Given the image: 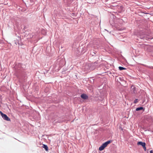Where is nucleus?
I'll return each mask as SVG.
<instances>
[{
    "instance_id": "nucleus-1",
    "label": "nucleus",
    "mask_w": 153,
    "mask_h": 153,
    "mask_svg": "<svg viewBox=\"0 0 153 153\" xmlns=\"http://www.w3.org/2000/svg\"><path fill=\"white\" fill-rule=\"evenodd\" d=\"M0 113L2 117L7 121H10V119L7 116L4 114L1 111H0Z\"/></svg>"
},
{
    "instance_id": "nucleus-2",
    "label": "nucleus",
    "mask_w": 153,
    "mask_h": 153,
    "mask_svg": "<svg viewBox=\"0 0 153 153\" xmlns=\"http://www.w3.org/2000/svg\"><path fill=\"white\" fill-rule=\"evenodd\" d=\"M105 148V143H104L102 146H100L99 148V150L100 151H101L103 150Z\"/></svg>"
},
{
    "instance_id": "nucleus-3",
    "label": "nucleus",
    "mask_w": 153,
    "mask_h": 153,
    "mask_svg": "<svg viewBox=\"0 0 153 153\" xmlns=\"http://www.w3.org/2000/svg\"><path fill=\"white\" fill-rule=\"evenodd\" d=\"M137 145H140L143 147L144 146H146V143L145 142H142L140 141L137 143Z\"/></svg>"
},
{
    "instance_id": "nucleus-4",
    "label": "nucleus",
    "mask_w": 153,
    "mask_h": 153,
    "mask_svg": "<svg viewBox=\"0 0 153 153\" xmlns=\"http://www.w3.org/2000/svg\"><path fill=\"white\" fill-rule=\"evenodd\" d=\"M81 97L84 100L88 98L87 96L85 94H83L81 95Z\"/></svg>"
},
{
    "instance_id": "nucleus-5",
    "label": "nucleus",
    "mask_w": 153,
    "mask_h": 153,
    "mask_svg": "<svg viewBox=\"0 0 153 153\" xmlns=\"http://www.w3.org/2000/svg\"><path fill=\"white\" fill-rule=\"evenodd\" d=\"M132 89L131 91L134 93H135L136 92L135 88L134 86H132L131 87Z\"/></svg>"
},
{
    "instance_id": "nucleus-6",
    "label": "nucleus",
    "mask_w": 153,
    "mask_h": 153,
    "mask_svg": "<svg viewBox=\"0 0 153 153\" xmlns=\"http://www.w3.org/2000/svg\"><path fill=\"white\" fill-rule=\"evenodd\" d=\"M42 147L44 148L46 151L48 150V146L45 145H43Z\"/></svg>"
},
{
    "instance_id": "nucleus-7",
    "label": "nucleus",
    "mask_w": 153,
    "mask_h": 153,
    "mask_svg": "<svg viewBox=\"0 0 153 153\" xmlns=\"http://www.w3.org/2000/svg\"><path fill=\"white\" fill-rule=\"evenodd\" d=\"M112 142V141L111 140H109L107 142H106V147L107 146L108 144H110Z\"/></svg>"
},
{
    "instance_id": "nucleus-8",
    "label": "nucleus",
    "mask_w": 153,
    "mask_h": 153,
    "mask_svg": "<svg viewBox=\"0 0 153 153\" xmlns=\"http://www.w3.org/2000/svg\"><path fill=\"white\" fill-rule=\"evenodd\" d=\"M143 109V107H139V108H137L136 109V111H138L139 110H142Z\"/></svg>"
},
{
    "instance_id": "nucleus-9",
    "label": "nucleus",
    "mask_w": 153,
    "mask_h": 153,
    "mask_svg": "<svg viewBox=\"0 0 153 153\" xmlns=\"http://www.w3.org/2000/svg\"><path fill=\"white\" fill-rule=\"evenodd\" d=\"M119 69L120 71L122 70H126V68H123V67H119Z\"/></svg>"
},
{
    "instance_id": "nucleus-10",
    "label": "nucleus",
    "mask_w": 153,
    "mask_h": 153,
    "mask_svg": "<svg viewBox=\"0 0 153 153\" xmlns=\"http://www.w3.org/2000/svg\"><path fill=\"white\" fill-rule=\"evenodd\" d=\"M138 99H136L134 101V103H136L137 102H138Z\"/></svg>"
},
{
    "instance_id": "nucleus-11",
    "label": "nucleus",
    "mask_w": 153,
    "mask_h": 153,
    "mask_svg": "<svg viewBox=\"0 0 153 153\" xmlns=\"http://www.w3.org/2000/svg\"><path fill=\"white\" fill-rule=\"evenodd\" d=\"M143 148L144 149V150L146 151V146H144L143 147Z\"/></svg>"
},
{
    "instance_id": "nucleus-12",
    "label": "nucleus",
    "mask_w": 153,
    "mask_h": 153,
    "mask_svg": "<svg viewBox=\"0 0 153 153\" xmlns=\"http://www.w3.org/2000/svg\"><path fill=\"white\" fill-rule=\"evenodd\" d=\"M150 153H153V150H151L150 151Z\"/></svg>"
}]
</instances>
